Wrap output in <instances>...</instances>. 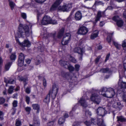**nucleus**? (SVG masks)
Segmentation results:
<instances>
[{
	"instance_id": "f257e3e1",
	"label": "nucleus",
	"mask_w": 126,
	"mask_h": 126,
	"mask_svg": "<svg viewBox=\"0 0 126 126\" xmlns=\"http://www.w3.org/2000/svg\"><path fill=\"white\" fill-rule=\"evenodd\" d=\"M63 0H56L51 8V10H54L58 8V9L60 11L63 12H67L70 10L72 7L71 3H64L62 6H60L58 7Z\"/></svg>"
},
{
	"instance_id": "f03ea898",
	"label": "nucleus",
	"mask_w": 126,
	"mask_h": 126,
	"mask_svg": "<svg viewBox=\"0 0 126 126\" xmlns=\"http://www.w3.org/2000/svg\"><path fill=\"white\" fill-rule=\"evenodd\" d=\"M18 32L22 37H24V36H29L32 34V32H30L29 27L27 25L23 26L21 24H19L18 27Z\"/></svg>"
},
{
	"instance_id": "7ed1b4c3",
	"label": "nucleus",
	"mask_w": 126,
	"mask_h": 126,
	"mask_svg": "<svg viewBox=\"0 0 126 126\" xmlns=\"http://www.w3.org/2000/svg\"><path fill=\"white\" fill-rule=\"evenodd\" d=\"M99 91L95 90L92 93L90 99L94 103L98 104L101 101V99L99 95Z\"/></svg>"
},
{
	"instance_id": "20e7f679",
	"label": "nucleus",
	"mask_w": 126,
	"mask_h": 126,
	"mask_svg": "<svg viewBox=\"0 0 126 126\" xmlns=\"http://www.w3.org/2000/svg\"><path fill=\"white\" fill-rule=\"evenodd\" d=\"M57 23L55 20H51L50 18L48 16H45L41 21V23L43 25H46L49 24H55Z\"/></svg>"
},
{
	"instance_id": "39448f33",
	"label": "nucleus",
	"mask_w": 126,
	"mask_h": 126,
	"mask_svg": "<svg viewBox=\"0 0 126 126\" xmlns=\"http://www.w3.org/2000/svg\"><path fill=\"white\" fill-rule=\"evenodd\" d=\"M115 92L114 90L112 88L108 89L107 91L105 92V94H103V95L107 98H111L115 95Z\"/></svg>"
},
{
	"instance_id": "423d86ee",
	"label": "nucleus",
	"mask_w": 126,
	"mask_h": 126,
	"mask_svg": "<svg viewBox=\"0 0 126 126\" xmlns=\"http://www.w3.org/2000/svg\"><path fill=\"white\" fill-rule=\"evenodd\" d=\"M113 20L116 22V25L118 27H121L124 24V21L119 16H114L112 18Z\"/></svg>"
},
{
	"instance_id": "0eeeda50",
	"label": "nucleus",
	"mask_w": 126,
	"mask_h": 126,
	"mask_svg": "<svg viewBox=\"0 0 126 126\" xmlns=\"http://www.w3.org/2000/svg\"><path fill=\"white\" fill-rule=\"evenodd\" d=\"M71 35L69 33H67L64 36L62 41V44L63 45L67 44L70 40Z\"/></svg>"
},
{
	"instance_id": "6e6552de",
	"label": "nucleus",
	"mask_w": 126,
	"mask_h": 126,
	"mask_svg": "<svg viewBox=\"0 0 126 126\" xmlns=\"http://www.w3.org/2000/svg\"><path fill=\"white\" fill-rule=\"evenodd\" d=\"M58 88L55 85H53V86L52 90L50 91L48 94L51 95L52 98L53 99L54 98L56 97L57 93Z\"/></svg>"
},
{
	"instance_id": "1a4fd4ad",
	"label": "nucleus",
	"mask_w": 126,
	"mask_h": 126,
	"mask_svg": "<svg viewBox=\"0 0 126 126\" xmlns=\"http://www.w3.org/2000/svg\"><path fill=\"white\" fill-rule=\"evenodd\" d=\"M88 100L87 98L83 96L80 98L79 100L78 101V103L83 108H85L88 105L87 102Z\"/></svg>"
},
{
	"instance_id": "9d476101",
	"label": "nucleus",
	"mask_w": 126,
	"mask_h": 126,
	"mask_svg": "<svg viewBox=\"0 0 126 126\" xmlns=\"http://www.w3.org/2000/svg\"><path fill=\"white\" fill-rule=\"evenodd\" d=\"M91 121L93 124H97L98 126H106L103 120L100 119H92L91 120Z\"/></svg>"
},
{
	"instance_id": "9b49d317",
	"label": "nucleus",
	"mask_w": 126,
	"mask_h": 126,
	"mask_svg": "<svg viewBox=\"0 0 126 126\" xmlns=\"http://www.w3.org/2000/svg\"><path fill=\"white\" fill-rule=\"evenodd\" d=\"M96 113L98 115L102 117L106 114L107 112L104 108L99 107L96 110Z\"/></svg>"
},
{
	"instance_id": "f8f14e48",
	"label": "nucleus",
	"mask_w": 126,
	"mask_h": 126,
	"mask_svg": "<svg viewBox=\"0 0 126 126\" xmlns=\"http://www.w3.org/2000/svg\"><path fill=\"white\" fill-rule=\"evenodd\" d=\"M16 40L17 43L22 47H30L31 46V44L28 40H24L23 42L22 43L20 42L18 39H16Z\"/></svg>"
},
{
	"instance_id": "ddd939ff",
	"label": "nucleus",
	"mask_w": 126,
	"mask_h": 126,
	"mask_svg": "<svg viewBox=\"0 0 126 126\" xmlns=\"http://www.w3.org/2000/svg\"><path fill=\"white\" fill-rule=\"evenodd\" d=\"M75 51L79 54V60H81L82 59V56L84 53V51L83 49L80 47H77L75 48Z\"/></svg>"
},
{
	"instance_id": "4468645a",
	"label": "nucleus",
	"mask_w": 126,
	"mask_h": 126,
	"mask_svg": "<svg viewBox=\"0 0 126 126\" xmlns=\"http://www.w3.org/2000/svg\"><path fill=\"white\" fill-rule=\"evenodd\" d=\"M88 31V29L86 27H81L79 29L77 33L79 34L85 35L87 33Z\"/></svg>"
},
{
	"instance_id": "2eb2a0df",
	"label": "nucleus",
	"mask_w": 126,
	"mask_h": 126,
	"mask_svg": "<svg viewBox=\"0 0 126 126\" xmlns=\"http://www.w3.org/2000/svg\"><path fill=\"white\" fill-rule=\"evenodd\" d=\"M105 15L104 12H101L100 11H98L97 12L95 20V23H96L99 20L101 17L105 16Z\"/></svg>"
},
{
	"instance_id": "dca6fc26",
	"label": "nucleus",
	"mask_w": 126,
	"mask_h": 126,
	"mask_svg": "<svg viewBox=\"0 0 126 126\" xmlns=\"http://www.w3.org/2000/svg\"><path fill=\"white\" fill-rule=\"evenodd\" d=\"M63 63H65L66 62H63L62 61H61L60 62V64L62 66L66 68H68L70 71H72L74 70V68L73 67L70 65H67V63H66L65 65L63 64Z\"/></svg>"
},
{
	"instance_id": "f3484780",
	"label": "nucleus",
	"mask_w": 126,
	"mask_h": 126,
	"mask_svg": "<svg viewBox=\"0 0 126 126\" xmlns=\"http://www.w3.org/2000/svg\"><path fill=\"white\" fill-rule=\"evenodd\" d=\"M118 84L119 86L121 88L126 89V82H123L121 78H120Z\"/></svg>"
},
{
	"instance_id": "a211bd4d",
	"label": "nucleus",
	"mask_w": 126,
	"mask_h": 126,
	"mask_svg": "<svg viewBox=\"0 0 126 126\" xmlns=\"http://www.w3.org/2000/svg\"><path fill=\"white\" fill-rule=\"evenodd\" d=\"M82 17V14L80 11H78L76 13L75 15V18L76 20H80Z\"/></svg>"
},
{
	"instance_id": "6ab92c4d",
	"label": "nucleus",
	"mask_w": 126,
	"mask_h": 126,
	"mask_svg": "<svg viewBox=\"0 0 126 126\" xmlns=\"http://www.w3.org/2000/svg\"><path fill=\"white\" fill-rule=\"evenodd\" d=\"M4 81L6 83V86H8V84H13L15 82V81L13 79H7L6 78L4 79Z\"/></svg>"
},
{
	"instance_id": "aec40b11",
	"label": "nucleus",
	"mask_w": 126,
	"mask_h": 126,
	"mask_svg": "<svg viewBox=\"0 0 126 126\" xmlns=\"http://www.w3.org/2000/svg\"><path fill=\"white\" fill-rule=\"evenodd\" d=\"M112 106L114 108H119V109H121L122 108V105L120 102H115L113 103Z\"/></svg>"
},
{
	"instance_id": "412c9836",
	"label": "nucleus",
	"mask_w": 126,
	"mask_h": 126,
	"mask_svg": "<svg viewBox=\"0 0 126 126\" xmlns=\"http://www.w3.org/2000/svg\"><path fill=\"white\" fill-rule=\"evenodd\" d=\"M98 34V32L97 31H95L91 34L90 37L92 39H94L97 37Z\"/></svg>"
},
{
	"instance_id": "4be33fe9",
	"label": "nucleus",
	"mask_w": 126,
	"mask_h": 126,
	"mask_svg": "<svg viewBox=\"0 0 126 126\" xmlns=\"http://www.w3.org/2000/svg\"><path fill=\"white\" fill-rule=\"evenodd\" d=\"M33 109L35 110H37V113H38L40 110V106L38 104H34L32 105Z\"/></svg>"
},
{
	"instance_id": "5701e85b",
	"label": "nucleus",
	"mask_w": 126,
	"mask_h": 126,
	"mask_svg": "<svg viewBox=\"0 0 126 126\" xmlns=\"http://www.w3.org/2000/svg\"><path fill=\"white\" fill-rule=\"evenodd\" d=\"M50 100V95L48 94L44 99V102L45 103L48 104Z\"/></svg>"
},
{
	"instance_id": "b1692460",
	"label": "nucleus",
	"mask_w": 126,
	"mask_h": 126,
	"mask_svg": "<svg viewBox=\"0 0 126 126\" xmlns=\"http://www.w3.org/2000/svg\"><path fill=\"white\" fill-rule=\"evenodd\" d=\"M40 123L38 119H34L33 123V125H32V126H39Z\"/></svg>"
},
{
	"instance_id": "393cba45",
	"label": "nucleus",
	"mask_w": 126,
	"mask_h": 126,
	"mask_svg": "<svg viewBox=\"0 0 126 126\" xmlns=\"http://www.w3.org/2000/svg\"><path fill=\"white\" fill-rule=\"evenodd\" d=\"M117 121L120 122H124L126 121V119L124 118L122 116H118L117 117Z\"/></svg>"
},
{
	"instance_id": "a878e982",
	"label": "nucleus",
	"mask_w": 126,
	"mask_h": 126,
	"mask_svg": "<svg viewBox=\"0 0 126 126\" xmlns=\"http://www.w3.org/2000/svg\"><path fill=\"white\" fill-rule=\"evenodd\" d=\"M65 121V119L63 117L60 118L59 120L58 123L59 124H62L64 123Z\"/></svg>"
},
{
	"instance_id": "bb28decb",
	"label": "nucleus",
	"mask_w": 126,
	"mask_h": 126,
	"mask_svg": "<svg viewBox=\"0 0 126 126\" xmlns=\"http://www.w3.org/2000/svg\"><path fill=\"white\" fill-rule=\"evenodd\" d=\"M18 65L20 66L23 65L24 63V60H20V57L18 60Z\"/></svg>"
},
{
	"instance_id": "cd10ccee",
	"label": "nucleus",
	"mask_w": 126,
	"mask_h": 126,
	"mask_svg": "<svg viewBox=\"0 0 126 126\" xmlns=\"http://www.w3.org/2000/svg\"><path fill=\"white\" fill-rule=\"evenodd\" d=\"M64 32V30L63 29H62L59 32L57 37L58 38H60L63 35V33Z\"/></svg>"
},
{
	"instance_id": "c85d7f7f",
	"label": "nucleus",
	"mask_w": 126,
	"mask_h": 126,
	"mask_svg": "<svg viewBox=\"0 0 126 126\" xmlns=\"http://www.w3.org/2000/svg\"><path fill=\"white\" fill-rule=\"evenodd\" d=\"M18 79L20 81H23L24 82H27L28 80L27 79H25L19 76L18 77Z\"/></svg>"
},
{
	"instance_id": "c756f323",
	"label": "nucleus",
	"mask_w": 126,
	"mask_h": 126,
	"mask_svg": "<svg viewBox=\"0 0 126 126\" xmlns=\"http://www.w3.org/2000/svg\"><path fill=\"white\" fill-rule=\"evenodd\" d=\"M100 72L103 73L108 72H109V69L107 68H103L100 70Z\"/></svg>"
},
{
	"instance_id": "7c9ffc66",
	"label": "nucleus",
	"mask_w": 126,
	"mask_h": 126,
	"mask_svg": "<svg viewBox=\"0 0 126 126\" xmlns=\"http://www.w3.org/2000/svg\"><path fill=\"white\" fill-rule=\"evenodd\" d=\"M11 63H7L5 65V69L6 70H9L11 66Z\"/></svg>"
},
{
	"instance_id": "2f4dec72",
	"label": "nucleus",
	"mask_w": 126,
	"mask_h": 126,
	"mask_svg": "<svg viewBox=\"0 0 126 126\" xmlns=\"http://www.w3.org/2000/svg\"><path fill=\"white\" fill-rule=\"evenodd\" d=\"M42 60L41 58L38 56L36 61L35 63L36 65H38L40 63V61Z\"/></svg>"
},
{
	"instance_id": "473e14b6",
	"label": "nucleus",
	"mask_w": 126,
	"mask_h": 126,
	"mask_svg": "<svg viewBox=\"0 0 126 126\" xmlns=\"http://www.w3.org/2000/svg\"><path fill=\"white\" fill-rule=\"evenodd\" d=\"M16 56L15 53L12 54L10 56V59L14 61L16 58Z\"/></svg>"
},
{
	"instance_id": "72a5a7b5",
	"label": "nucleus",
	"mask_w": 126,
	"mask_h": 126,
	"mask_svg": "<svg viewBox=\"0 0 126 126\" xmlns=\"http://www.w3.org/2000/svg\"><path fill=\"white\" fill-rule=\"evenodd\" d=\"M9 5L12 10H13L15 6L14 3L12 1H10L9 2Z\"/></svg>"
},
{
	"instance_id": "f704fd0d",
	"label": "nucleus",
	"mask_w": 126,
	"mask_h": 126,
	"mask_svg": "<svg viewBox=\"0 0 126 126\" xmlns=\"http://www.w3.org/2000/svg\"><path fill=\"white\" fill-rule=\"evenodd\" d=\"M21 125V121L18 119L16 120L15 124L16 126H20Z\"/></svg>"
},
{
	"instance_id": "c9c22d12",
	"label": "nucleus",
	"mask_w": 126,
	"mask_h": 126,
	"mask_svg": "<svg viewBox=\"0 0 126 126\" xmlns=\"http://www.w3.org/2000/svg\"><path fill=\"white\" fill-rule=\"evenodd\" d=\"M108 89L106 88H103L101 89V94L103 95V94H105V92L107 91Z\"/></svg>"
},
{
	"instance_id": "e433bc0d",
	"label": "nucleus",
	"mask_w": 126,
	"mask_h": 126,
	"mask_svg": "<svg viewBox=\"0 0 126 126\" xmlns=\"http://www.w3.org/2000/svg\"><path fill=\"white\" fill-rule=\"evenodd\" d=\"M14 88L12 86H11L10 87L8 90V92L9 94H11L13 92Z\"/></svg>"
},
{
	"instance_id": "4c0bfd02",
	"label": "nucleus",
	"mask_w": 126,
	"mask_h": 126,
	"mask_svg": "<svg viewBox=\"0 0 126 126\" xmlns=\"http://www.w3.org/2000/svg\"><path fill=\"white\" fill-rule=\"evenodd\" d=\"M76 107L75 106L73 108L72 110L70 112V115L71 116H73V114L74 113V111L76 109Z\"/></svg>"
},
{
	"instance_id": "58836bf2",
	"label": "nucleus",
	"mask_w": 126,
	"mask_h": 126,
	"mask_svg": "<svg viewBox=\"0 0 126 126\" xmlns=\"http://www.w3.org/2000/svg\"><path fill=\"white\" fill-rule=\"evenodd\" d=\"M25 100L27 103L29 104L30 101V98L29 97L27 96H25Z\"/></svg>"
},
{
	"instance_id": "ea45409f",
	"label": "nucleus",
	"mask_w": 126,
	"mask_h": 126,
	"mask_svg": "<svg viewBox=\"0 0 126 126\" xmlns=\"http://www.w3.org/2000/svg\"><path fill=\"white\" fill-rule=\"evenodd\" d=\"M113 43L116 47L118 49H119L120 47V45L117 43L113 41Z\"/></svg>"
},
{
	"instance_id": "a19ab883",
	"label": "nucleus",
	"mask_w": 126,
	"mask_h": 126,
	"mask_svg": "<svg viewBox=\"0 0 126 126\" xmlns=\"http://www.w3.org/2000/svg\"><path fill=\"white\" fill-rule=\"evenodd\" d=\"M20 57V60H24V54L22 53H21L19 56L18 59Z\"/></svg>"
},
{
	"instance_id": "79ce46f5",
	"label": "nucleus",
	"mask_w": 126,
	"mask_h": 126,
	"mask_svg": "<svg viewBox=\"0 0 126 126\" xmlns=\"http://www.w3.org/2000/svg\"><path fill=\"white\" fill-rule=\"evenodd\" d=\"M17 102L16 100H15L13 103V107H16L17 106Z\"/></svg>"
},
{
	"instance_id": "37998d69",
	"label": "nucleus",
	"mask_w": 126,
	"mask_h": 126,
	"mask_svg": "<svg viewBox=\"0 0 126 126\" xmlns=\"http://www.w3.org/2000/svg\"><path fill=\"white\" fill-rule=\"evenodd\" d=\"M25 110L26 111L29 112L31 110V108L30 107H27L25 108Z\"/></svg>"
},
{
	"instance_id": "c03bdc74",
	"label": "nucleus",
	"mask_w": 126,
	"mask_h": 126,
	"mask_svg": "<svg viewBox=\"0 0 126 126\" xmlns=\"http://www.w3.org/2000/svg\"><path fill=\"white\" fill-rule=\"evenodd\" d=\"M5 101V99L3 98H0V104H2Z\"/></svg>"
},
{
	"instance_id": "a18cd8bd",
	"label": "nucleus",
	"mask_w": 126,
	"mask_h": 126,
	"mask_svg": "<svg viewBox=\"0 0 126 126\" xmlns=\"http://www.w3.org/2000/svg\"><path fill=\"white\" fill-rule=\"evenodd\" d=\"M70 60L72 62L74 63H76V61L75 59L72 57H71L70 58Z\"/></svg>"
},
{
	"instance_id": "49530a36",
	"label": "nucleus",
	"mask_w": 126,
	"mask_h": 126,
	"mask_svg": "<svg viewBox=\"0 0 126 126\" xmlns=\"http://www.w3.org/2000/svg\"><path fill=\"white\" fill-rule=\"evenodd\" d=\"M54 124V121H52L48 122L47 125L48 126H52Z\"/></svg>"
},
{
	"instance_id": "de8ad7c7",
	"label": "nucleus",
	"mask_w": 126,
	"mask_h": 126,
	"mask_svg": "<svg viewBox=\"0 0 126 126\" xmlns=\"http://www.w3.org/2000/svg\"><path fill=\"white\" fill-rule=\"evenodd\" d=\"M21 16L24 19H25L26 18V14L22 13L21 14Z\"/></svg>"
},
{
	"instance_id": "09e8293b",
	"label": "nucleus",
	"mask_w": 126,
	"mask_h": 126,
	"mask_svg": "<svg viewBox=\"0 0 126 126\" xmlns=\"http://www.w3.org/2000/svg\"><path fill=\"white\" fill-rule=\"evenodd\" d=\"M85 114L86 115H89L90 116L91 115V112L89 111L88 110H87L86 111Z\"/></svg>"
},
{
	"instance_id": "8fccbe9b",
	"label": "nucleus",
	"mask_w": 126,
	"mask_h": 126,
	"mask_svg": "<svg viewBox=\"0 0 126 126\" xmlns=\"http://www.w3.org/2000/svg\"><path fill=\"white\" fill-rule=\"evenodd\" d=\"M107 40L109 43H110L111 41V37L109 35L108 36L107 38Z\"/></svg>"
},
{
	"instance_id": "3c124183",
	"label": "nucleus",
	"mask_w": 126,
	"mask_h": 126,
	"mask_svg": "<svg viewBox=\"0 0 126 126\" xmlns=\"http://www.w3.org/2000/svg\"><path fill=\"white\" fill-rule=\"evenodd\" d=\"M122 45L123 47H126V40H125L123 41Z\"/></svg>"
},
{
	"instance_id": "603ef678",
	"label": "nucleus",
	"mask_w": 126,
	"mask_h": 126,
	"mask_svg": "<svg viewBox=\"0 0 126 126\" xmlns=\"http://www.w3.org/2000/svg\"><path fill=\"white\" fill-rule=\"evenodd\" d=\"M79 67L80 66L78 64L76 65H75V70L77 71H78L79 70Z\"/></svg>"
},
{
	"instance_id": "864d4df0",
	"label": "nucleus",
	"mask_w": 126,
	"mask_h": 126,
	"mask_svg": "<svg viewBox=\"0 0 126 126\" xmlns=\"http://www.w3.org/2000/svg\"><path fill=\"white\" fill-rule=\"evenodd\" d=\"M25 92L29 94L30 93V89L29 88H27L25 90Z\"/></svg>"
},
{
	"instance_id": "5fc2aeb1",
	"label": "nucleus",
	"mask_w": 126,
	"mask_h": 126,
	"mask_svg": "<svg viewBox=\"0 0 126 126\" xmlns=\"http://www.w3.org/2000/svg\"><path fill=\"white\" fill-rule=\"evenodd\" d=\"M84 123L87 126H90L91 124L90 122L87 121L85 122Z\"/></svg>"
},
{
	"instance_id": "6e6d98bb",
	"label": "nucleus",
	"mask_w": 126,
	"mask_h": 126,
	"mask_svg": "<svg viewBox=\"0 0 126 126\" xmlns=\"http://www.w3.org/2000/svg\"><path fill=\"white\" fill-rule=\"evenodd\" d=\"M122 98L124 101H126V95L125 94H123Z\"/></svg>"
},
{
	"instance_id": "4d7b16f0",
	"label": "nucleus",
	"mask_w": 126,
	"mask_h": 126,
	"mask_svg": "<svg viewBox=\"0 0 126 126\" xmlns=\"http://www.w3.org/2000/svg\"><path fill=\"white\" fill-rule=\"evenodd\" d=\"M102 2L100 1H96L95 2V4L96 5H99L102 4Z\"/></svg>"
},
{
	"instance_id": "13d9d810",
	"label": "nucleus",
	"mask_w": 126,
	"mask_h": 126,
	"mask_svg": "<svg viewBox=\"0 0 126 126\" xmlns=\"http://www.w3.org/2000/svg\"><path fill=\"white\" fill-rule=\"evenodd\" d=\"M43 85L45 87H46L47 86V82L46 80L44 79L43 80Z\"/></svg>"
},
{
	"instance_id": "bf43d9fd",
	"label": "nucleus",
	"mask_w": 126,
	"mask_h": 126,
	"mask_svg": "<svg viewBox=\"0 0 126 126\" xmlns=\"http://www.w3.org/2000/svg\"><path fill=\"white\" fill-rule=\"evenodd\" d=\"M35 1L39 3H42L44 2L46 0H35Z\"/></svg>"
},
{
	"instance_id": "052dcab7",
	"label": "nucleus",
	"mask_w": 126,
	"mask_h": 126,
	"mask_svg": "<svg viewBox=\"0 0 126 126\" xmlns=\"http://www.w3.org/2000/svg\"><path fill=\"white\" fill-rule=\"evenodd\" d=\"M105 24L104 21H102L100 22L99 25L100 27L103 26Z\"/></svg>"
},
{
	"instance_id": "680f3d73",
	"label": "nucleus",
	"mask_w": 126,
	"mask_h": 126,
	"mask_svg": "<svg viewBox=\"0 0 126 126\" xmlns=\"http://www.w3.org/2000/svg\"><path fill=\"white\" fill-rule=\"evenodd\" d=\"M100 56H99L96 58L95 60V62L96 63H97L99 61L100 58Z\"/></svg>"
},
{
	"instance_id": "e2e57ef3",
	"label": "nucleus",
	"mask_w": 126,
	"mask_h": 126,
	"mask_svg": "<svg viewBox=\"0 0 126 126\" xmlns=\"http://www.w3.org/2000/svg\"><path fill=\"white\" fill-rule=\"evenodd\" d=\"M26 62L27 64H29L30 63L31 60L29 59H27L26 60Z\"/></svg>"
},
{
	"instance_id": "0e129e2a",
	"label": "nucleus",
	"mask_w": 126,
	"mask_h": 126,
	"mask_svg": "<svg viewBox=\"0 0 126 126\" xmlns=\"http://www.w3.org/2000/svg\"><path fill=\"white\" fill-rule=\"evenodd\" d=\"M110 56V54H108L107 55V56H106V59L105 60V62L107 61L108 60Z\"/></svg>"
},
{
	"instance_id": "69168bd1",
	"label": "nucleus",
	"mask_w": 126,
	"mask_h": 126,
	"mask_svg": "<svg viewBox=\"0 0 126 126\" xmlns=\"http://www.w3.org/2000/svg\"><path fill=\"white\" fill-rule=\"evenodd\" d=\"M49 34L50 36L52 37L53 38H54L56 35L55 33H54L53 34L50 33Z\"/></svg>"
},
{
	"instance_id": "338daca9",
	"label": "nucleus",
	"mask_w": 126,
	"mask_h": 126,
	"mask_svg": "<svg viewBox=\"0 0 126 126\" xmlns=\"http://www.w3.org/2000/svg\"><path fill=\"white\" fill-rule=\"evenodd\" d=\"M64 116L65 118H67L68 117L69 115L67 113H65L64 114Z\"/></svg>"
},
{
	"instance_id": "774afa93",
	"label": "nucleus",
	"mask_w": 126,
	"mask_h": 126,
	"mask_svg": "<svg viewBox=\"0 0 126 126\" xmlns=\"http://www.w3.org/2000/svg\"><path fill=\"white\" fill-rule=\"evenodd\" d=\"M3 60L1 57H0V65L1 64L3 63Z\"/></svg>"
}]
</instances>
